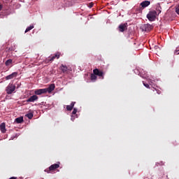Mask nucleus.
I'll list each match as a JSON object with an SVG mask.
<instances>
[{
    "mask_svg": "<svg viewBox=\"0 0 179 179\" xmlns=\"http://www.w3.org/2000/svg\"><path fill=\"white\" fill-rule=\"evenodd\" d=\"M60 162H57V164H52L49 168L44 170L45 173H48V174H51L57 170V169H59Z\"/></svg>",
    "mask_w": 179,
    "mask_h": 179,
    "instance_id": "1",
    "label": "nucleus"
},
{
    "mask_svg": "<svg viewBox=\"0 0 179 179\" xmlns=\"http://www.w3.org/2000/svg\"><path fill=\"white\" fill-rule=\"evenodd\" d=\"M157 17V12L156 10H151L147 14V19L150 22H155Z\"/></svg>",
    "mask_w": 179,
    "mask_h": 179,
    "instance_id": "2",
    "label": "nucleus"
},
{
    "mask_svg": "<svg viewBox=\"0 0 179 179\" xmlns=\"http://www.w3.org/2000/svg\"><path fill=\"white\" fill-rule=\"evenodd\" d=\"M59 57H61V53L59 52H57L53 55L50 56L46 61L47 62H52V61H54V59H59Z\"/></svg>",
    "mask_w": 179,
    "mask_h": 179,
    "instance_id": "3",
    "label": "nucleus"
},
{
    "mask_svg": "<svg viewBox=\"0 0 179 179\" xmlns=\"http://www.w3.org/2000/svg\"><path fill=\"white\" fill-rule=\"evenodd\" d=\"M16 90V87L13 84H9L6 87L7 94H12L14 90Z\"/></svg>",
    "mask_w": 179,
    "mask_h": 179,
    "instance_id": "4",
    "label": "nucleus"
},
{
    "mask_svg": "<svg viewBox=\"0 0 179 179\" xmlns=\"http://www.w3.org/2000/svg\"><path fill=\"white\" fill-rule=\"evenodd\" d=\"M93 73H94V75L96 76H99V78H101V79H104V73L103 71H100L99 69H95L93 70Z\"/></svg>",
    "mask_w": 179,
    "mask_h": 179,
    "instance_id": "5",
    "label": "nucleus"
},
{
    "mask_svg": "<svg viewBox=\"0 0 179 179\" xmlns=\"http://www.w3.org/2000/svg\"><path fill=\"white\" fill-rule=\"evenodd\" d=\"M128 29V23L120 24L118 27L119 31L124 33Z\"/></svg>",
    "mask_w": 179,
    "mask_h": 179,
    "instance_id": "6",
    "label": "nucleus"
},
{
    "mask_svg": "<svg viewBox=\"0 0 179 179\" xmlns=\"http://www.w3.org/2000/svg\"><path fill=\"white\" fill-rule=\"evenodd\" d=\"M153 29V26L150 24H145L143 26V30L145 31H150Z\"/></svg>",
    "mask_w": 179,
    "mask_h": 179,
    "instance_id": "7",
    "label": "nucleus"
},
{
    "mask_svg": "<svg viewBox=\"0 0 179 179\" xmlns=\"http://www.w3.org/2000/svg\"><path fill=\"white\" fill-rule=\"evenodd\" d=\"M36 100H38V96L37 95H33L30 96L27 100V103H34V101H36Z\"/></svg>",
    "mask_w": 179,
    "mask_h": 179,
    "instance_id": "8",
    "label": "nucleus"
},
{
    "mask_svg": "<svg viewBox=\"0 0 179 179\" xmlns=\"http://www.w3.org/2000/svg\"><path fill=\"white\" fill-rule=\"evenodd\" d=\"M55 89V85L51 84L48 88H45L46 93H51Z\"/></svg>",
    "mask_w": 179,
    "mask_h": 179,
    "instance_id": "9",
    "label": "nucleus"
},
{
    "mask_svg": "<svg viewBox=\"0 0 179 179\" xmlns=\"http://www.w3.org/2000/svg\"><path fill=\"white\" fill-rule=\"evenodd\" d=\"M149 5H150V1H144L141 3L140 6H141V8L143 9H145V8H148V6H149Z\"/></svg>",
    "mask_w": 179,
    "mask_h": 179,
    "instance_id": "10",
    "label": "nucleus"
},
{
    "mask_svg": "<svg viewBox=\"0 0 179 179\" xmlns=\"http://www.w3.org/2000/svg\"><path fill=\"white\" fill-rule=\"evenodd\" d=\"M17 76V72H13V73L6 76V80H10V79H13V78H16Z\"/></svg>",
    "mask_w": 179,
    "mask_h": 179,
    "instance_id": "11",
    "label": "nucleus"
},
{
    "mask_svg": "<svg viewBox=\"0 0 179 179\" xmlns=\"http://www.w3.org/2000/svg\"><path fill=\"white\" fill-rule=\"evenodd\" d=\"M45 93H47L45 91V88L35 90V94H36L37 96H40L41 94H45Z\"/></svg>",
    "mask_w": 179,
    "mask_h": 179,
    "instance_id": "12",
    "label": "nucleus"
},
{
    "mask_svg": "<svg viewBox=\"0 0 179 179\" xmlns=\"http://www.w3.org/2000/svg\"><path fill=\"white\" fill-rule=\"evenodd\" d=\"M75 104H76V102H71V105H67L66 106L67 111H72V110H73V107L75 106Z\"/></svg>",
    "mask_w": 179,
    "mask_h": 179,
    "instance_id": "13",
    "label": "nucleus"
},
{
    "mask_svg": "<svg viewBox=\"0 0 179 179\" xmlns=\"http://www.w3.org/2000/svg\"><path fill=\"white\" fill-rule=\"evenodd\" d=\"M60 69L63 73H66V72H68V67L66 66H64V64L61 65Z\"/></svg>",
    "mask_w": 179,
    "mask_h": 179,
    "instance_id": "14",
    "label": "nucleus"
},
{
    "mask_svg": "<svg viewBox=\"0 0 179 179\" xmlns=\"http://www.w3.org/2000/svg\"><path fill=\"white\" fill-rule=\"evenodd\" d=\"M156 12L158 13V15H160L162 13V6H160V3H157L156 5Z\"/></svg>",
    "mask_w": 179,
    "mask_h": 179,
    "instance_id": "15",
    "label": "nucleus"
},
{
    "mask_svg": "<svg viewBox=\"0 0 179 179\" xmlns=\"http://www.w3.org/2000/svg\"><path fill=\"white\" fill-rule=\"evenodd\" d=\"M0 129L3 134H5L6 132V125L5 123H1L0 125Z\"/></svg>",
    "mask_w": 179,
    "mask_h": 179,
    "instance_id": "16",
    "label": "nucleus"
},
{
    "mask_svg": "<svg viewBox=\"0 0 179 179\" xmlns=\"http://www.w3.org/2000/svg\"><path fill=\"white\" fill-rule=\"evenodd\" d=\"M15 122H16V124H22V122H23V117L15 118Z\"/></svg>",
    "mask_w": 179,
    "mask_h": 179,
    "instance_id": "17",
    "label": "nucleus"
},
{
    "mask_svg": "<svg viewBox=\"0 0 179 179\" xmlns=\"http://www.w3.org/2000/svg\"><path fill=\"white\" fill-rule=\"evenodd\" d=\"M90 79L92 82H96L97 80V76L93 73L91 74Z\"/></svg>",
    "mask_w": 179,
    "mask_h": 179,
    "instance_id": "18",
    "label": "nucleus"
},
{
    "mask_svg": "<svg viewBox=\"0 0 179 179\" xmlns=\"http://www.w3.org/2000/svg\"><path fill=\"white\" fill-rule=\"evenodd\" d=\"M34 29V26L31 25L29 27H28L26 30H25V33H27L28 31H30V30Z\"/></svg>",
    "mask_w": 179,
    "mask_h": 179,
    "instance_id": "19",
    "label": "nucleus"
},
{
    "mask_svg": "<svg viewBox=\"0 0 179 179\" xmlns=\"http://www.w3.org/2000/svg\"><path fill=\"white\" fill-rule=\"evenodd\" d=\"M10 64H12V59H10L6 60L5 62V64L6 66H9V65H10Z\"/></svg>",
    "mask_w": 179,
    "mask_h": 179,
    "instance_id": "20",
    "label": "nucleus"
},
{
    "mask_svg": "<svg viewBox=\"0 0 179 179\" xmlns=\"http://www.w3.org/2000/svg\"><path fill=\"white\" fill-rule=\"evenodd\" d=\"M25 117H27V118H29V120H31V118H33V113H27V115H25Z\"/></svg>",
    "mask_w": 179,
    "mask_h": 179,
    "instance_id": "21",
    "label": "nucleus"
},
{
    "mask_svg": "<svg viewBox=\"0 0 179 179\" xmlns=\"http://www.w3.org/2000/svg\"><path fill=\"white\" fill-rule=\"evenodd\" d=\"M176 12L178 15H179V4L176 6Z\"/></svg>",
    "mask_w": 179,
    "mask_h": 179,
    "instance_id": "22",
    "label": "nucleus"
},
{
    "mask_svg": "<svg viewBox=\"0 0 179 179\" xmlns=\"http://www.w3.org/2000/svg\"><path fill=\"white\" fill-rule=\"evenodd\" d=\"M76 113H78V109H77L76 108H73V112H72V114H73V115H75V114H76Z\"/></svg>",
    "mask_w": 179,
    "mask_h": 179,
    "instance_id": "23",
    "label": "nucleus"
},
{
    "mask_svg": "<svg viewBox=\"0 0 179 179\" xmlns=\"http://www.w3.org/2000/svg\"><path fill=\"white\" fill-rule=\"evenodd\" d=\"M143 85L145 86V87H147V89H150V86L149 85V84L143 83Z\"/></svg>",
    "mask_w": 179,
    "mask_h": 179,
    "instance_id": "24",
    "label": "nucleus"
},
{
    "mask_svg": "<svg viewBox=\"0 0 179 179\" xmlns=\"http://www.w3.org/2000/svg\"><path fill=\"white\" fill-rule=\"evenodd\" d=\"M175 54H176V55H179V50H176L175 51Z\"/></svg>",
    "mask_w": 179,
    "mask_h": 179,
    "instance_id": "25",
    "label": "nucleus"
},
{
    "mask_svg": "<svg viewBox=\"0 0 179 179\" xmlns=\"http://www.w3.org/2000/svg\"><path fill=\"white\" fill-rule=\"evenodd\" d=\"M155 50H160V48H159L158 46H155Z\"/></svg>",
    "mask_w": 179,
    "mask_h": 179,
    "instance_id": "26",
    "label": "nucleus"
},
{
    "mask_svg": "<svg viewBox=\"0 0 179 179\" xmlns=\"http://www.w3.org/2000/svg\"><path fill=\"white\" fill-rule=\"evenodd\" d=\"M2 8H3L2 5L0 4V10H2Z\"/></svg>",
    "mask_w": 179,
    "mask_h": 179,
    "instance_id": "27",
    "label": "nucleus"
},
{
    "mask_svg": "<svg viewBox=\"0 0 179 179\" xmlns=\"http://www.w3.org/2000/svg\"><path fill=\"white\" fill-rule=\"evenodd\" d=\"M157 93L158 94H160V93H162V92H160L159 90H158V91L157 92Z\"/></svg>",
    "mask_w": 179,
    "mask_h": 179,
    "instance_id": "28",
    "label": "nucleus"
},
{
    "mask_svg": "<svg viewBox=\"0 0 179 179\" xmlns=\"http://www.w3.org/2000/svg\"><path fill=\"white\" fill-rule=\"evenodd\" d=\"M93 7V3H90V8Z\"/></svg>",
    "mask_w": 179,
    "mask_h": 179,
    "instance_id": "29",
    "label": "nucleus"
},
{
    "mask_svg": "<svg viewBox=\"0 0 179 179\" xmlns=\"http://www.w3.org/2000/svg\"><path fill=\"white\" fill-rule=\"evenodd\" d=\"M20 1H22V0H20Z\"/></svg>",
    "mask_w": 179,
    "mask_h": 179,
    "instance_id": "30",
    "label": "nucleus"
}]
</instances>
